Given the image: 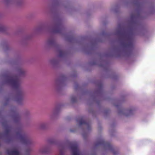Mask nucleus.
I'll return each instance as SVG.
<instances>
[{"instance_id": "f257e3e1", "label": "nucleus", "mask_w": 155, "mask_h": 155, "mask_svg": "<svg viewBox=\"0 0 155 155\" xmlns=\"http://www.w3.org/2000/svg\"><path fill=\"white\" fill-rule=\"evenodd\" d=\"M117 33L120 35V39L122 40L121 43L122 46L124 48L131 50L133 48V43L131 39L128 37L124 32L119 31Z\"/></svg>"}, {"instance_id": "f03ea898", "label": "nucleus", "mask_w": 155, "mask_h": 155, "mask_svg": "<svg viewBox=\"0 0 155 155\" xmlns=\"http://www.w3.org/2000/svg\"><path fill=\"white\" fill-rule=\"evenodd\" d=\"M7 81L8 83L12 84L14 88L19 90L20 93L21 94L20 88V81L17 77L14 76L10 77L7 79Z\"/></svg>"}, {"instance_id": "7ed1b4c3", "label": "nucleus", "mask_w": 155, "mask_h": 155, "mask_svg": "<svg viewBox=\"0 0 155 155\" xmlns=\"http://www.w3.org/2000/svg\"><path fill=\"white\" fill-rule=\"evenodd\" d=\"M96 146L99 145H103L108 149L112 150V152L114 155H116L118 153V152L113 150V148L111 144L109 142L105 141L103 140H101L99 141L96 144Z\"/></svg>"}, {"instance_id": "20e7f679", "label": "nucleus", "mask_w": 155, "mask_h": 155, "mask_svg": "<svg viewBox=\"0 0 155 155\" xmlns=\"http://www.w3.org/2000/svg\"><path fill=\"white\" fill-rule=\"evenodd\" d=\"M17 135L19 137L21 141L24 144H28L30 140L26 135L21 130H19L17 133Z\"/></svg>"}, {"instance_id": "39448f33", "label": "nucleus", "mask_w": 155, "mask_h": 155, "mask_svg": "<svg viewBox=\"0 0 155 155\" xmlns=\"http://www.w3.org/2000/svg\"><path fill=\"white\" fill-rule=\"evenodd\" d=\"M71 148L72 152L73 155H79L77 144L74 143L72 145L71 147Z\"/></svg>"}, {"instance_id": "423d86ee", "label": "nucleus", "mask_w": 155, "mask_h": 155, "mask_svg": "<svg viewBox=\"0 0 155 155\" xmlns=\"http://www.w3.org/2000/svg\"><path fill=\"white\" fill-rule=\"evenodd\" d=\"M77 121L79 123L80 125L85 124L89 127H90V123L84 120L83 117H81L77 118Z\"/></svg>"}, {"instance_id": "0eeeda50", "label": "nucleus", "mask_w": 155, "mask_h": 155, "mask_svg": "<svg viewBox=\"0 0 155 155\" xmlns=\"http://www.w3.org/2000/svg\"><path fill=\"white\" fill-rule=\"evenodd\" d=\"M7 153L9 155H19V153L17 150H7Z\"/></svg>"}, {"instance_id": "6e6552de", "label": "nucleus", "mask_w": 155, "mask_h": 155, "mask_svg": "<svg viewBox=\"0 0 155 155\" xmlns=\"http://www.w3.org/2000/svg\"><path fill=\"white\" fill-rule=\"evenodd\" d=\"M60 29L58 28H57L54 30V32L56 33H59L60 32Z\"/></svg>"}, {"instance_id": "1a4fd4ad", "label": "nucleus", "mask_w": 155, "mask_h": 155, "mask_svg": "<svg viewBox=\"0 0 155 155\" xmlns=\"http://www.w3.org/2000/svg\"><path fill=\"white\" fill-rule=\"evenodd\" d=\"M59 51L60 53V56H61L64 54V52L63 51L60 50Z\"/></svg>"}, {"instance_id": "9d476101", "label": "nucleus", "mask_w": 155, "mask_h": 155, "mask_svg": "<svg viewBox=\"0 0 155 155\" xmlns=\"http://www.w3.org/2000/svg\"><path fill=\"white\" fill-rule=\"evenodd\" d=\"M10 131V130L9 129H7L5 130V134H8L9 133Z\"/></svg>"}, {"instance_id": "9b49d317", "label": "nucleus", "mask_w": 155, "mask_h": 155, "mask_svg": "<svg viewBox=\"0 0 155 155\" xmlns=\"http://www.w3.org/2000/svg\"><path fill=\"white\" fill-rule=\"evenodd\" d=\"M71 100L73 102H74L76 101V98L75 97H72L71 98Z\"/></svg>"}, {"instance_id": "f8f14e48", "label": "nucleus", "mask_w": 155, "mask_h": 155, "mask_svg": "<svg viewBox=\"0 0 155 155\" xmlns=\"http://www.w3.org/2000/svg\"><path fill=\"white\" fill-rule=\"evenodd\" d=\"M133 112V110H129V113L130 114L132 113Z\"/></svg>"}]
</instances>
